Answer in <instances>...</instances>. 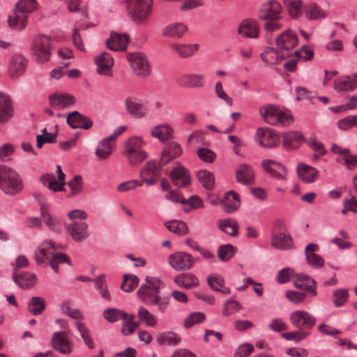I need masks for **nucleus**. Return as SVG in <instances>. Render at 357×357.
<instances>
[{
  "instance_id": "nucleus-14",
  "label": "nucleus",
  "mask_w": 357,
  "mask_h": 357,
  "mask_svg": "<svg viewBox=\"0 0 357 357\" xmlns=\"http://www.w3.org/2000/svg\"><path fill=\"white\" fill-rule=\"evenodd\" d=\"M28 65L27 59L22 54H15L10 59L8 65L9 75L16 79L24 74Z\"/></svg>"
},
{
  "instance_id": "nucleus-26",
  "label": "nucleus",
  "mask_w": 357,
  "mask_h": 357,
  "mask_svg": "<svg viewBox=\"0 0 357 357\" xmlns=\"http://www.w3.org/2000/svg\"><path fill=\"white\" fill-rule=\"evenodd\" d=\"M271 245L276 249L287 250L292 248L293 241L291 236L284 231H272Z\"/></svg>"
},
{
  "instance_id": "nucleus-19",
  "label": "nucleus",
  "mask_w": 357,
  "mask_h": 357,
  "mask_svg": "<svg viewBox=\"0 0 357 357\" xmlns=\"http://www.w3.org/2000/svg\"><path fill=\"white\" fill-rule=\"evenodd\" d=\"M298 43L296 34L292 31H284L275 39V45L278 50L289 51L294 48Z\"/></svg>"
},
{
  "instance_id": "nucleus-60",
  "label": "nucleus",
  "mask_w": 357,
  "mask_h": 357,
  "mask_svg": "<svg viewBox=\"0 0 357 357\" xmlns=\"http://www.w3.org/2000/svg\"><path fill=\"white\" fill-rule=\"evenodd\" d=\"M310 335V332L305 331L298 330L296 331L284 333L282 337L287 340H292L296 343H298Z\"/></svg>"
},
{
  "instance_id": "nucleus-22",
  "label": "nucleus",
  "mask_w": 357,
  "mask_h": 357,
  "mask_svg": "<svg viewBox=\"0 0 357 357\" xmlns=\"http://www.w3.org/2000/svg\"><path fill=\"white\" fill-rule=\"evenodd\" d=\"M67 123L73 128L88 130L93 126L92 121L77 111L70 113L67 116Z\"/></svg>"
},
{
  "instance_id": "nucleus-21",
  "label": "nucleus",
  "mask_w": 357,
  "mask_h": 357,
  "mask_svg": "<svg viewBox=\"0 0 357 357\" xmlns=\"http://www.w3.org/2000/svg\"><path fill=\"white\" fill-rule=\"evenodd\" d=\"M181 145L175 142H169L165 144L161 153L160 161L162 165H167L170 161L177 158L182 154Z\"/></svg>"
},
{
  "instance_id": "nucleus-39",
  "label": "nucleus",
  "mask_w": 357,
  "mask_h": 357,
  "mask_svg": "<svg viewBox=\"0 0 357 357\" xmlns=\"http://www.w3.org/2000/svg\"><path fill=\"white\" fill-rule=\"evenodd\" d=\"M187 31L185 25L181 23L172 24L162 30V35L170 38H181Z\"/></svg>"
},
{
  "instance_id": "nucleus-10",
  "label": "nucleus",
  "mask_w": 357,
  "mask_h": 357,
  "mask_svg": "<svg viewBox=\"0 0 357 357\" xmlns=\"http://www.w3.org/2000/svg\"><path fill=\"white\" fill-rule=\"evenodd\" d=\"M56 248L52 241H45L35 251V260L38 266L45 267L48 265L56 254Z\"/></svg>"
},
{
  "instance_id": "nucleus-64",
  "label": "nucleus",
  "mask_w": 357,
  "mask_h": 357,
  "mask_svg": "<svg viewBox=\"0 0 357 357\" xmlns=\"http://www.w3.org/2000/svg\"><path fill=\"white\" fill-rule=\"evenodd\" d=\"M254 351V347L252 344L245 343L237 347L234 351V357H248Z\"/></svg>"
},
{
  "instance_id": "nucleus-24",
  "label": "nucleus",
  "mask_w": 357,
  "mask_h": 357,
  "mask_svg": "<svg viewBox=\"0 0 357 357\" xmlns=\"http://www.w3.org/2000/svg\"><path fill=\"white\" fill-rule=\"evenodd\" d=\"M171 178L178 188H185L191 183L190 172L185 167H176L172 170Z\"/></svg>"
},
{
  "instance_id": "nucleus-37",
  "label": "nucleus",
  "mask_w": 357,
  "mask_h": 357,
  "mask_svg": "<svg viewBox=\"0 0 357 357\" xmlns=\"http://www.w3.org/2000/svg\"><path fill=\"white\" fill-rule=\"evenodd\" d=\"M171 49L176 52L181 58H187L194 54L198 50L197 44H178L172 43L169 45Z\"/></svg>"
},
{
  "instance_id": "nucleus-43",
  "label": "nucleus",
  "mask_w": 357,
  "mask_h": 357,
  "mask_svg": "<svg viewBox=\"0 0 357 357\" xmlns=\"http://www.w3.org/2000/svg\"><path fill=\"white\" fill-rule=\"evenodd\" d=\"M181 340V337L178 334L171 331L162 333L156 337V341L160 345L176 346Z\"/></svg>"
},
{
  "instance_id": "nucleus-20",
  "label": "nucleus",
  "mask_w": 357,
  "mask_h": 357,
  "mask_svg": "<svg viewBox=\"0 0 357 357\" xmlns=\"http://www.w3.org/2000/svg\"><path fill=\"white\" fill-rule=\"evenodd\" d=\"M68 233L77 242H82L89 236L88 225L84 222H75L66 226Z\"/></svg>"
},
{
  "instance_id": "nucleus-63",
  "label": "nucleus",
  "mask_w": 357,
  "mask_h": 357,
  "mask_svg": "<svg viewBox=\"0 0 357 357\" xmlns=\"http://www.w3.org/2000/svg\"><path fill=\"white\" fill-rule=\"evenodd\" d=\"M357 126V114L354 116H347L337 122V126L342 130H349L354 126Z\"/></svg>"
},
{
  "instance_id": "nucleus-51",
  "label": "nucleus",
  "mask_w": 357,
  "mask_h": 357,
  "mask_svg": "<svg viewBox=\"0 0 357 357\" xmlns=\"http://www.w3.org/2000/svg\"><path fill=\"white\" fill-rule=\"evenodd\" d=\"M75 326L80 333L81 337L82 340H84L86 345L89 349H93L94 348V342L93 340L91 337L90 330L85 326V324L80 321H77L75 323Z\"/></svg>"
},
{
  "instance_id": "nucleus-28",
  "label": "nucleus",
  "mask_w": 357,
  "mask_h": 357,
  "mask_svg": "<svg viewBox=\"0 0 357 357\" xmlns=\"http://www.w3.org/2000/svg\"><path fill=\"white\" fill-rule=\"evenodd\" d=\"M282 145L287 150H294L301 146L304 142L303 135L298 131H291L282 134Z\"/></svg>"
},
{
  "instance_id": "nucleus-44",
  "label": "nucleus",
  "mask_w": 357,
  "mask_h": 357,
  "mask_svg": "<svg viewBox=\"0 0 357 357\" xmlns=\"http://www.w3.org/2000/svg\"><path fill=\"white\" fill-rule=\"evenodd\" d=\"M238 195L234 191L228 192L227 200L222 204L223 210L227 213H231L240 206Z\"/></svg>"
},
{
  "instance_id": "nucleus-40",
  "label": "nucleus",
  "mask_w": 357,
  "mask_h": 357,
  "mask_svg": "<svg viewBox=\"0 0 357 357\" xmlns=\"http://www.w3.org/2000/svg\"><path fill=\"white\" fill-rule=\"evenodd\" d=\"M46 308V301L41 296H33L30 298L27 309L30 313L33 315H40Z\"/></svg>"
},
{
  "instance_id": "nucleus-1",
  "label": "nucleus",
  "mask_w": 357,
  "mask_h": 357,
  "mask_svg": "<svg viewBox=\"0 0 357 357\" xmlns=\"http://www.w3.org/2000/svg\"><path fill=\"white\" fill-rule=\"evenodd\" d=\"M52 42L51 36L38 34L34 36L30 45V55L38 63L47 62L52 55Z\"/></svg>"
},
{
  "instance_id": "nucleus-52",
  "label": "nucleus",
  "mask_w": 357,
  "mask_h": 357,
  "mask_svg": "<svg viewBox=\"0 0 357 357\" xmlns=\"http://www.w3.org/2000/svg\"><path fill=\"white\" fill-rule=\"evenodd\" d=\"M137 316L140 321L144 322L148 326H154L158 323L156 316L151 313L144 307H140L139 308Z\"/></svg>"
},
{
  "instance_id": "nucleus-13",
  "label": "nucleus",
  "mask_w": 357,
  "mask_h": 357,
  "mask_svg": "<svg viewBox=\"0 0 357 357\" xmlns=\"http://www.w3.org/2000/svg\"><path fill=\"white\" fill-rule=\"evenodd\" d=\"M259 24L254 18L243 20L237 29V33L243 38H257L259 36Z\"/></svg>"
},
{
  "instance_id": "nucleus-6",
  "label": "nucleus",
  "mask_w": 357,
  "mask_h": 357,
  "mask_svg": "<svg viewBox=\"0 0 357 357\" xmlns=\"http://www.w3.org/2000/svg\"><path fill=\"white\" fill-rule=\"evenodd\" d=\"M260 114L264 120L273 126H282L291 121V116L278 110L273 105H267L260 109Z\"/></svg>"
},
{
  "instance_id": "nucleus-46",
  "label": "nucleus",
  "mask_w": 357,
  "mask_h": 357,
  "mask_svg": "<svg viewBox=\"0 0 357 357\" xmlns=\"http://www.w3.org/2000/svg\"><path fill=\"white\" fill-rule=\"evenodd\" d=\"M283 3L292 18H298L303 7V0H283Z\"/></svg>"
},
{
  "instance_id": "nucleus-34",
  "label": "nucleus",
  "mask_w": 357,
  "mask_h": 357,
  "mask_svg": "<svg viewBox=\"0 0 357 357\" xmlns=\"http://www.w3.org/2000/svg\"><path fill=\"white\" fill-rule=\"evenodd\" d=\"M357 86V74L351 77L339 78L334 83V88L338 92L353 91Z\"/></svg>"
},
{
  "instance_id": "nucleus-35",
  "label": "nucleus",
  "mask_w": 357,
  "mask_h": 357,
  "mask_svg": "<svg viewBox=\"0 0 357 357\" xmlns=\"http://www.w3.org/2000/svg\"><path fill=\"white\" fill-rule=\"evenodd\" d=\"M174 282L180 287L192 289L199 284L198 278L192 273H181L174 278Z\"/></svg>"
},
{
  "instance_id": "nucleus-32",
  "label": "nucleus",
  "mask_w": 357,
  "mask_h": 357,
  "mask_svg": "<svg viewBox=\"0 0 357 357\" xmlns=\"http://www.w3.org/2000/svg\"><path fill=\"white\" fill-rule=\"evenodd\" d=\"M125 107L127 112L135 118H142L146 115L143 105L137 102L134 98L127 97L125 100Z\"/></svg>"
},
{
  "instance_id": "nucleus-17",
  "label": "nucleus",
  "mask_w": 357,
  "mask_h": 357,
  "mask_svg": "<svg viewBox=\"0 0 357 357\" xmlns=\"http://www.w3.org/2000/svg\"><path fill=\"white\" fill-rule=\"evenodd\" d=\"M292 55L291 52L284 54L273 47H268L260 54V58L266 66H273L279 64L282 60Z\"/></svg>"
},
{
  "instance_id": "nucleus-59",
  "label": "nucleus",
  "mask_w": 357,
  "mask_h": 357,
  "mask_svg": "<svg viewBox=\"0 0 357 357\" xmlns=\"http://www.w3.org/2000/svg\"><path fill=\"white\" fill-rule=\"evenodd\" d=\"M333 304L340 307L347 302L349 298V293L346 289H340L335 290L333 293Z\"/></svg>"
},
{
  "instance_id": "nucleus-5",
  "label": "nucleus",
  "mask_w": 357,
  "mask_h": 357,
  "mask_svg": "<svg viewBox=\"0 0 357 357\" xmlns=\"http://www.w3.org/2000/svg\"><path fill=\"white\" fill-rule=\"evenodd\" d=\"M126 58L137 76L142 78H146L149 76L151 72V66L144 53H128L126 55Z\"/></svg>"
},
{
  "instance_id": "nucleus-3",
  "label": "nucleus",
  "mask_w": 357,
  "mask_h": 357,
  "mask_svg": "<svg viewBox=\"0 0 357 357\" xmlns=\"http://www.w3.org/2000/svg\"><path fill=\"white\" fill-rule=\"evenodd\" d=\"M159 293L145 285H141L137 290V296L143 303L151 306L156 305L157 312L164 314L169 307V297H162Z\"/></svg>"
},
{
  "instance_id": "nucleus-27",
  "label": "nucleus",
  "mask_w": 357,
  "mask_h": 357,
  "mask_svg": "<svg viewBox=\"0 0 357 357\" xmlns=\"http://www.w3.org/2000/svg\"><path fill=\"white\" fill-rule=\"evenodd\" d=\"M236 178L238 183L243 185L254 184L255 174L252 168L247 164H241L236 169Z\"/></svg>"
},
{
  "instance_id": "nucleus-55",
  "label": "nucleus",
  "mask_w": 357,
  "mask_h": 357,
  "mask_svg": "<svg viewBox=\"0 0 357 357\" xmlns=\"http://www.w3.org/2000/svg\"><path fill=\"white\" fill-rule=\"evenodd\" d=\"M139 283V278L135 275H125L124 280L121 284V288L126 292H130L135 289Z\"/></svg>"
},
{
  "instance_id": "nucleus-53",
  "label": "nucleus",
  "mask_w": 357,
  "mask_h": 357,
  "mask_svg": "<svg viewBox=\"0 0 357 357\" xmlns=\"http://www.w3.org/2000/svg\"><path fill=\"white\" fill-rule=\"evenodd\" d=\"M305 16L309 20H317L324 18L326 16L325 12L317 4L310 3L305 7Z\"/></svg>"
},
{
  "instance_id": "nucleus-23",
  "label": "nucleus",
  "mask_w": 357,
  "mask_h": 357,
  "mask_svg": "<svg viewBox=\"0 0 357 357\" xmlns=\"http://www.w3.org/2000/svg\"><path fill=\"white\" fill-rule=\"evenodd\" d=\"M14 109L10 97L0 92V123H3L9 121L13 116Z\"/></svg>"
},
{
  "instance_id": "nucleus-36",
  "label": "nucleus",
  "mask_w": 357,
  "mask_h": 357,
  "mask_svg": "<svg viewBox=\"0 0 357 357\" xmlns=\"http://www.w3.org/2000/svg\"><path fill=\"white\" fill-rule=\"evenodd\" d=\"M207 283L210 288L215 291H220L223 294L230 293L229 287H225L223 277L217 273H213L207 277Z\"/></svg>"
},
{
  "instance_id": "nucleus-42",
  "label": "nucleus",
  "mask_w": 357,
  "mask_h": 357,
  "mask_svg": "<svg viewBox=\"0 0 357 357\" xmlns=\"http://www.w3.org/2000/svg\"><path fill=\"white\" fill-rule=\"evenodd\" d=\"M95 62L98 66V73H103L104 71L109 69L114 64L113 58L110 54L106 52H102L95 58Z\"/></svg>"
},
{
  "instance_id": "nucleus-62",
  "label": "nucleus",
  "mask_w": 357,
  "mask_h": 357,
  "mask_svg": "<svg viewBox=\"0 0 357 357\" xmlns=\"http://www.w3.org/2000/svg\"><path fill=\"white\" fill-rule=\"evenodd\" d=\"M206 319V315L203 312H196L191 313L184 321L185 328H190L195 324L202 323Z\"/></svg>"
},
{
  "instance_id": "nucleus-38",
  "label": "nucleus",
  "mask_w": 357,
  "mask_h": 357,
  "mask_svg": "<svg viewBox=\"0 0 357 357\" xmlns=\"http://www.w3.org/2000/svg\"><path fill=\"white\" fill-rule=\"evenodd\" d=\"M161 161L158 162L156 160H150L146 163V165L143 167L141 174L142 176H152L155 178H158L160 176L162 166Z\"/></svg>"
},
{
  "instance_id": "nucleus-54",
  "label": "nucleus",
  "mask_w": 357,
  "mask_h": 357,
  "mask_svg": "<svg viewBox=\"0 0 357 357\" xmlns=\"http://www.w3.org/2000/svg\"><path fill=\"white\" fill-rule=\"evenodd\" d=\"M144 142L139 137H132L125 142V150L126 153L142 151Z\"/></svg>"
},
{
  "instance_id": "nucleus-49",
  "label": "nucleus",
  "mask_w": 357,
  "mask_h": 357,
  "mask_svg": "<svg viewBox=\"0 0 357 357\" xmlns=\"http://www.w3.org/2000/svg\"><path fill=\"white\" fill-rule=\"evenodd\" d=\"M40 216L50 230L56 232L60 231L58 221L52 218L44 205L40 207Z\"/></svg>"
},
{
  "instance_id": "nucleus-7",
  "label": "nucleus",
  "mask_w": 357,
  "mask_h": 357,
  "mask_svg": "<svg viewBox=\"0 0 357 357\" xmlns=\"http://www.w3.org/2000/svg\"><path fill=\"white\" fill-rule=\"evenodd\" d=\"M282 10V6L278 1L271 0L261 4L257 13V17L261 21L281 20Z\"/></svg>"
},
{
  "instance_id": "nucleus-4",
  "label": "nucleus",
  "mask_w": 357,
  "mask_h": 357,
  "mask_svg": "<svg viewBox=\"0 0 357 357\" xmlns=\"http://www.w3.org/2000/svg\"><path fill=\"white\" fill-rule=\"evenodd\" d=\"M130 19L137 24L144 23L151 12V0H124Z\"/></svg>"
},
{
  "instance_id": "nucleus-29",
  "label": "nucleus",
  "mask_w": 357,
  "mask_h": 357,
  "mask_svg": "<svg viewBox=\"0 0 357 357\" xmlns=\"http://www.w3.org/2000/svg\"><path fill=\"white\" fill-rule=\"evenodd\" d=\"M177 84L182 87L200 88L204 84L203 75L185 74L177 79Z\"/></svg>"
},
{
  "instance_id": "nucleus-12",
  "label": "nucleus",
  "mask_w": 357,
  "mask_h": 357,
  "mask_svg": "<svg viewBox=\"0 0 357 357\" xmlns=\"http://www.w3.org/2000/svg\"><path fill=\"white\" fill-rule=\"evenodd\" d=\"M255 138L259 146L265 148H273L280 144L278 135L270 128H259Z\"/></svg>"
},
{
  "instance_id": "nucleus-61",
  "label": "nucleus",
  "mask_w": 357,
  "mask_h": 357,
  "mask_svg": "<svg viewBox=\"0 0 357 357\" xmlns=\"http://www.w3.org/2000/svg\"><path fill=\"white\" fill-rule=\"evenodd\" d=\"M234 254V247L231 244L220 245L218 249V255L220 260L227 261L229 260Z\"/></svg>"
},
{
  "instance_id": "nucleus-11",
  "label": "nucleus",
  "mask_w": 357,
  "mask_h": 357,
  "mask_svg": "<svg viewBox=\"0 0 357 357\" xmlns=\"http://www.w3.org/2000/svg\"><path fill=\"white\" fill-rule=\"evenodd\" d=\"M169 263L177 271L191 269L195 259L190 255L183 252H177L169 257Z\"/></svg>"
},
{
  "instance_id": "nucleus-16",
  "label": "nucleus",
  "mask_w": 357,
  "mask_h": 357,
  "mask_svg": "<svg viewBox=\"0 0 357 357\" xmlns=\"http://www.w3.org/2000/svg\"><path fill=\"white\" fill-rule=\"evenodd\" d=\"M52 347L61 354H69L72 351V344L66 331L56 332L52 337Z\"/></svg>"
},
{
  "instance_id": "nucleus-47",
  "label": "nucleus",
  "mask_w": 357,
  "mask_h": 357,
  "mask_svg": "<svg viewBox=\"0 0 357 357\" xmlns=\"http://www.w3.org/2000/svg\"><path fill=\"white\" fill-rule=\"evenodd\" d=\"M165 226L169 231L180 236L186 235L189 232L188 225L183 221L171 220Z\"/></svg>"
},
{
  "instance_id": "nucleus-48",
  "label": "nucleus",
  "mask_w": 357,
  "mask_h": 357,
  "mask_svg": "<svg viewBox=\"0 0 357 357\" xmlns=\"http://www.w3.org/2000/svg\"><path fill=\"white\" fill-rule=\"evenodd\" d=\"M38 6L37 0H18L15 4L17 8L20 9L28 16L30 13L36 11Z\"/></svg>"
},
{
  "instance_id": "nucleus-45",
  "label": "nucleus",
  "mask_w": 357,
  "mask_h": 357,
  "mask_svg": "<svg viewBox=\"0 0 357 357\" xmlns=\"http://www.w3.org/2000/svg\"><path fill=\"white\" fill-rule=\"evenodd\" d=\"M197 178L203 187L207 190H211L215 184V177L211 172L203 169L197 172Z\"/></svg>"
},
{
  "instance_id": "nucleus-41",
  "label": "nucleus",
  "mask_w": 357,
  "mask_h": 357,
  "mask_svg": "<svg viewBox=\"0 0 357 357\" xmlns=\"http://www.w3.org/2000/svg\"><path fill=\"white\" fill-rule=\"evenodd\" d=\"M173 129L168 124L155 126L151 130V135L164 142L173 138Z\"/></svg>"
},
{
  "instance_id": "nucleus-30",
  "label": "nucleus",
  "mask_w": 357,
  "mask_h": 357,
  "mask_svg": "<svg viewBox=\"0 0 357 357\" xmlns=\"http://www.w3.org/2000/svg\"><path fill=\"white\" fill-rule=\"evenodd\" d=\"M29 16L16 7L8 17L9 26L16 30H22L25 28Z\"/></svg>"
},
{
  "instance_id": "nucleus-8",
  "label": "nucleus",
  "mask_w": 357,
  "mask_h": 357,
  "mask_svg": "<svg viewBox=\"0 0 357 357\" xmlns=\"http://www.w3.org/2000/svg\"><path fill=\"white\" fill-rule=\"evenodd\" d=\"M291 324L301 331L312 328L316 324V318L304 310H296L289 317Z\"/></svg>"
},
{
  "instance_id": "nucleus-15",
  "label": "nucleus",
  "mask_w": 357,
  "mask_h": 357,
  "mask_svg": "<svg viewBox=\"0 0 357 357\" xmlns=\"http://www.w3.org/2000/svg\"><path fill=\"white\" fill-rule=\"evenodd\" d=\"M50 105L56 109L68 108L75 102V97L67 93L56 92L49 96Z\"/></svg>"
},
{
  "instance_id": "nucleus-33",
  "label": "nucleus",
  "mask_w": 357,
  "mask_h": 357,
  "mask_svg": "<svg viewBox=\"0 0 357 357\" xmlns=\"http://www.w3.org/2000/svg\"><path fill=\"white\" fill-rule=\"evenodd\" d=\"M297 171L299 178L307 183L314 182L318 177V171L314 167L303 163L298 165Z\"/></svg>"
},
{
  "instance_id": "nucleus-25",
  "label": "nucleus",
  "mask_w": 357,
  "mask_h": 357,
  "mask_svg": "<svg viewBox=\"0 0 357 357\" xmlns=\"http://www.w3.org/2000/svg\"><path fill=\"white\" fill-rule=\"evenodd\" d=\"M129 40V36L127 34H120L112 31L110 37L107 40L106 45L107 48L113 51H123L126 49Z\"/></svg>"
},
{
  "instance_id": "nucleus-31",
  "label": "nucleus",
  "mask_w": 357,
  "mask_h": 357,
  "mask_svg": "<svg viewBox=\"0 0 357 357\" xmlns=\"http://www.w3.org/2000/svg\"><path fill=\"white\" fill-rule=\"evenodd\" d=\"M13 281L22 289H29L33 287L37 282L36 274L24 272L23 273H13Z\"/></svg>"
},
{
  "instance_id": "nucleus-2",
  "label": "nucleus",
  "mask_w": 357,
  "mask_h": 357,
  "mask_svg": "<svg viewBox=\"0 0 357 357\" xmlns=\"http://www.w3.org/2000/svg\"><path fill=\"white\" fill-rule=\"evenodd\" d=\"M24 187L22 178L14 169L0 167V189L6 194L14 195L19 193Z\"/></svg>"
},
{
  "instance_id": "nucleus-58",
  "label": "nucleus",
  "mask_w": 357,
  "mask_h": 357,
  "mask_svg": "<svg viewBox=\"0 0 357 357\" xmlns=\"http://www.w3.org/2000/svg\"><path fill=\"white\" fill-rule=\"evenodd\" d=\"M64 262L67 263L69 266H71L69 257L65 254L58 252L52 257L48 264L50 265L55 273H59V264Z\"/></svg>"
},
{
  "instance_id": "nucleus-18",
  "label": "nucleus",
  "mask_w": 357,
  "mask_h": 357,
  "mask_svg": "<svg viewBox=\"0 0 357 357\" xmlns=\"http://www.w3.org/2000/svg\"><path fill=\"white\" fill-rule=\"evenodd\" d=\"M261 166L271 176L279 180L286 178L287 169L282 163L273 160H264Z\"/></svg>"
},
{
  "instance_id": "nucleus-50",
  "label": "nucleus",
  "mask_w": 357,
  "mask_h": 357,
  "mask_svg": "<svg viewBox=\"0 0 357 357\" xmlns=\"http://www.w3.org/2000/svg\"><path fill=\"white\" fill-rule=\"evenodd\" d=\"M219 229L227 234L234 236L237 234L238 225L234 219H227L219 221Z\"/></svg>"
},
{
  "instance_id": "nucleus-56",
  "label": "nucleus",
  "mask_w": 357,
  "mask_h": 357,
  "mask_svg": "<svg viewBox=\"0 0 357 357\" xmlns=\"http://www.w3.org/2000/svg\"><path fill=\"white\" fill-rule=\"evenodd\" d=\"M126 316V312L117 308H107L103 312V317L109 322L114 323Z\"/></svg>"
},
{
  "instance_id": "nucleus-9",
  "label": "nucleus",
  "mask_w": 357,
  "mask_h": 357,
  "mask_svg": "<svg viewBox=\"0 0 357 357\" xmlns=\"http://www.w3.org/2000/svg\"><path fill=\"white\" fill-rule=\"evenodd\" d=\"M126 128V126H119L111 135L103 138L100 141L95 153L99 160H105L112 154V141L119 137Z\"/></svg>"
},
{
  "instance_id": "nucleus-57",
  "label": "nucleus",
  "mask_w": 357,
  "mask_h": 357,
  "mask_svg": "<svg viewBox=\"0 0 357 357\" xmlns=\"http://www.w3.org/2000/svg\"><path fill=\"white\" fill-rule=\"evenodd\" d=\"M126 154L129 164L132 166L140 165L148 157V153L144 150L131 152Z\"/></svg>"
}]
</instances>
